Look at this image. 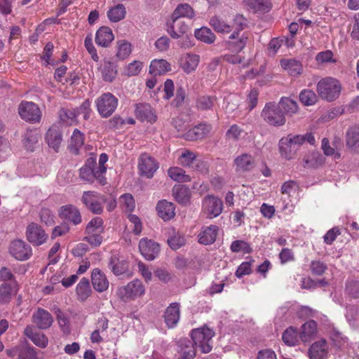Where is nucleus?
I'll return each mask as SVG.
<instances>
[{
  "instance_id": "nucleus-1",
  "label": "nucleus",
  "mask_w": 359,
  "mask_h": 359,
  "mask_svg": "<svg viewBox=\"0 0 359 359\" xmlns=\"http://www.w3.org/2000/svg\"><path fill=\"white\" fill-rule=\"evenodd\" d=\"M247 27V20L243 15H236L233 18V29L224 45L231 52L238 53L242 51L249 41L250 34L242 32Z\"/></svg>"
},
{
  "instance_id": "nucleus-2",
  "label": "nucleus",
  "mask_w": 359,
  "mask_h": 359,
  "mask_svg": "<svg viewBox=\"0 0 359 359\" xmlns=\"http://www.w3.org/2000/svg\"><path fill=\"white\" fill-rule=\"evenodd\" d=\"M341 90L339 81L332 77H325L317 83L318 95L325 100L331 102L339 97Z\"/></svg>"
},
{
  "instance_id": "nucleus-3",
  "label": "nucleus",
  "mask_w": 359,
  "mask_h": 359,
  "mask_svg": "<svg viewBox=\"0 0 359 359\" xmlns=\"http://www.w3.org/2000/svg\"><path fill=\"white\" fill-rule=\"evenodd\" d=\"M215 332L206 326L194 329L191 332V339L195 346L199 347L204 353H210L212 346L211 344L212 338Z\"/></svg>"
},
{
  "instance_id": "nucleus-4",
  "label": "nucleus",
  "mask_w": 359,
  "mask_h": 359,
  "mask_svg": "<svg viewBox=\"0 0 359 359\" xmlns=\"http://www.w3.org/2000/svg\"><path fill=\"white\" fill-rule=\"evenodd\" d=\"M261 116L271 126H281L286 122L284 113L281 111L280 106L275 102L266 103Z\"/></svg>"
},
{
  "instance_id": "nucleus-5",
  "label": "nucleus",
  "mask_w": 359,
  "mask_h": 359,
  "mask_svg": "<svg viewBox=\"0 0 359 359\" xmlns=\"http://www.w3.org/2000/svg\"><path fill=\"white\" fill-rule=\"evenodd\" d=\"M118 102V99L111 93L102 94L96 100L99 114L102 118L109 117L115 111Z\"/></svg>"
},
{
  "instance_id": "nucleus-6",
  "label": "nucleus",
  "mask_w": 359,
  "mask_h": 359,
  "mask_svg": "<svg viewBox=\"0 0 359 359\" xmlns=\"http://www.w3.org/2000/svg\"><path fill=\"white\" fill-rule=\"evenodd\" d=\"M20 118L29 123H39L41 118V111L38 105L33 102L22 101L18 106Z\"/></svg>"
},
{
  "instance_id": "nucleus-7",
  "label": "nucleus",
  "mask_w": 359,
  "mask_h": 359,
  "mask_svg": "<svg viewBox=\"0 0 359 359\" xmlns=\"http://www.w3.org/2000/svg\"><path fill=\"white\" fill-rule=\"evenodd\" d=\"M81 201L86 208L95 215H100L103 212L102 203L107 199L103 195L94 191H84L81 196Z\"/></svg>"
},
{
  "instance_id": "nucleus-8",
  "label": "nucleus",
  "mask_w": 359,
  "mask_h": 359,
  "mask_svg": "<svg viewBox=\"0 0 359 359\" xmlns=\"http://www.w3.org/2000/svg\"><path fill=\"white\" fill-rule=\"evenodd\" d=\"M224 203L221 198L213 195H208L202 201V212L207 218L213 219L221 215Z\"/></svg>"
},
{
  "instance_id": "nucleus-9",
  "label": "nucleus",
  "mask_w": 359,
  "mask_h": 359,
  "mask_svg": "<svg viewBox=\"0 0 359 359\" xmlns=\"http://www.w3.org/2000/svg\"><path fill=\"white\" fill-rule=\"evenodd\" d=\"M144 292L145 288L142 282L137 279L128 283L126 286L120 287L118 291L120 298L124 302L141 297Z\"/></svg>"
},
{
  "instance_id": "nucleus-10",
  "label": "nucleus",
  "mask_w": 359,
  "mask_h": 359,
  "mask_svg": "<svg viewBox=\"0 0 359 359\" xmlns=\"http://www.w3.org/2000/svg\"><path fill=\"white\" fill-rule=\"evenodd\" d=\"M25 234L27 240L34 246L43 244L48 237L43 228L35 222L27 225Z\"/></svg>"
},
{
  "instance_id": "nucleus-11",
  "label": "nucleus",
  "mask_w": 359,
  "mask_h": 359,
  "mask_svg": "<svg viewBox=\"0 0 359 359\" xmlns=\"http://www.w3.org/2000/svg\"><path fill=\"white\" fill-rule=\"evenodd\" d=\"M10 254L16 259L25 261L32 255L31 246L22 240H15L9 247Z\"/></svg>"
},
{
  "instance_id": "nucleus-12",
  "label": "nucleus",
  "mask_w": 359,
  "mask_h": 359,
  "mask_svg": "<svg viewBox=\"0 0 359 359\" xmlns=\"http://www.w3.org/2000/svg\"><path fill=\"white\" fill-rule=\"evenodd\" d=\"M138 168L142 176L150 179L158 168V165L154 158L144 153L139 158Z\"/></svg>"
},
{
  "instance_id": "nucleus-13",
  "label": "nucleus",
  "mask_w": 359,
  "mask_h": 359,
  "mask_svg": "<svg viewBox=\"0 0 359 359\" xmlns=\"http://www.w3.org/2000/svg\"><path fill=\"white\" fill-rule=\"evenodd\" d=\"M59 217L64 221L78 225L81 223L82 218L79 210L73 205H66L60 207Z\"/></svg>"
},
{
  "instance_id": "nucleus-14",
  "label": "nucleus",
  "mask_w": 359,
  "mask_h": 359,
  "mask_svg": "<svg viewBox=\"0 0 359 359\" xmlns=\"http://www.w3.org/2000/svg\"><path fill=\"white\" fill-rule=\"evenodd\" d=\"M32 323L40 330L49 328L53 322L51 314L42 308H38L32 314Z\"/></svg>"
},
{
  "instance_id": "nucleus-15",
  "label": "nucleus",
  "mask_w": 359,
  "mask_h": 359,
  "mask_svg": "<svg viewBox=\"0 0 359 359\" xmlns=\"http://www.w3.org/2000/svg\"><path fill=\"white\" fill-rule=\"evenodd\" d=\"M139 250L142 255L147 260H153L158 255L159 245L147 238H142L139 243Z\"/></svg>"
},
{
  "instance_id": "nucleus-16",
  "label": "nucleus",
  "mask_w": 359,
  "mask_h": 359,
  "mask_svg": "<svg viewBox=\"0 0 359 359\" xmlns=\"http://www.w3.org/2000/svg\"><path fill=\"white\" fill-rule=\"evenodd\" d=\"M302 344L306 345L313 341L317 334V323L313 320L304 323L298 330Z\"/></svg>"
},
{
  "instance_id": "nucleus-17",
  "label": "nucleus",
  "mask_w": 359,
  "mask_h": 359,
  "mask_svg": "<svg viewBox=\"0 0 359 359\" xmlns=\"http://www.w3.org/2000/svg\"><path fill=\"white\" fill-rule=\"evenodd\" d=\"M211 130V125L207 123H201L189 130L183 135V137L188 141L201 140L209 135Z\"/></svg>"
},
{
  "instance_id": "nucleus-18",
  "label": "nucleus",
  "mask_w": 359,
  "mask_h": 359,
  "mask_svg": "<svg viewBox=\"0 0 359 359\" xmlns=\"http://www.w3.org/2000/svg\"><path fill=\"white\" fill-rule=\"evenodd\" d=\"M328 353V345L325 339L313 343L308 350L309 359H325Z\"/></svg>"
},
{
  "instance_id": "nucleus-19",
  "label": "nucleus",
  "mask_w": 359,
  "mask_h": 359,
  "mask_svg": "<svg viewBox=\"0 0 359 359\" xmlns=\"http://www.w3.org/2000/svg\"><path fill=\"white\" fill-rule=\"evenodd\" d=\"M135 113L136 117L142 121H147L150 123H154L157 119L154 110L147 103L136 104Z\"/></svg>"
},
{
  "instance_id": "nucleus-20",
  "label": "nucleus",
  "mask_w": 359,
  "mask_h": 359,
  "mask_svg": "<svg viewBox=\"0 0 359 359\" xmlns=\"http://www.w3.org/2000/svg\"><path fill=\"white\" fill-rule=\"evenodd\" d=\"M180 304L175 302L170 304L165 311L164 321L168 328L175 327L180 319Z\"/></svg>"
},
{
  "instance_id": "nucleus-21",
  "label": "nucleus",
  "mask_w": 359,
  "mask_h": 359,
  "mask_svg": "<svg viewBox=\"0 0 359 359\" xmlns=\"http://www.w3.org/2000/svg\"><path fill=\"white\" fill-rule=\"evenodd\" d=\"M46 140L49 147H52L56 152L58 151L62 141V131L59 126L53 125L48 130L46 134Z\"/></svg>"
},
{
  "instance_id": "nucleus-22",
  "label": "nucleus",
  "mask_w": 359,
  "mask_h": 359,
  "mask_svg": "<svg viewBox=\"0 0 359 359\" xmlns=\"http://www.w3.org/2000/svg\"><path fill=\"white\" fill-rule=\"evenodd\" d=\"M25 335L28 337L36 346L46 348L48 343V337L43 333L36 332L34 327L27 325L24 330Z\"/></svg>"
},
{
  "instance_id": "nucleus-23",
  "label": "nucleus",
  "mask_w": 359,
  "mask_h": 359,
  "mask_svg": "<svg viewBox=\"0 0 359 359\" xmlns=\"http://www.w3.org/2000/svg\"><path fill=\"white\" fill-rule=\"evenodd\" d=\"M91 280L94 289L99 292L106 291L109 287V281L105 274L99 269L93 270Z\"/></svg>"
},
{
  "instance_id": "nucleus-24",
  "label": "nucleus",
  "mask_w": 359,
  "mask_h": 359,
  "mask_svg": "<svg viewBox=\"0 0 359 359\" xmlns=\"http://www.w3.org/2000/svg\"><path fill=\"white\" fill-rule=\"evenodd\" d=\"M109 267L114 275L120 276L128 271L129 264L123 257L113 255L109 259Z\"/></svg>"
},
{
  "instance_id": "nucleus-25",
  "label": "nucleus",
  "mask_w": 359,
  "mask_h": 359,
  "mask_svg": "<svg viewBox=\"0 0 359 359\" xmlns=\"http://www.w3.org/2000/svg\"><path fill=\"white\" fill-rule=\"evenodd\" d=\"M219 227L216 225L203 227L199 233L198 242L203 245H210L213 243L217 238Z\"/></svg>"
},
{
  "instance_id": "nucleus-26",
  "label": "nucleus",
  "mask_w": 359,
  "mask_h": 359,
  "mask_svg": "<svg viewBox=\"0 0 359 359\" xmlns=\"http://www.w3.org/2000/svg\"><path fill=\"white\" fill-rule=\"evenodd\" d=\"M158 216L164 221L171 219L175 215V208L172 203L166 200L158 201L156 207Z\"/></svg>"
},
{
  "instance_id": "nucleus-27",
  "label": "nucleus",
  "mask_w": 359,
  "mask_h": 359,
  "mask_svg": "<svg viewBox=\"0 0 359 359\" xmlns=\"http://www.w3.org/2000/svg\"><path fill=\"white\" fill-rule=\"evenodd\" d=\"M114 39L112 30L108 27H101L96 32L95 43L99 46L107 48Z\"/></svg>"
},
{
  "instance_id": "nucleus-28",
  "label": "nucleus",
  "mask_w": 359,
  "mask_h": 359,
  "mask_svg": "<svg viewBox=\"0 0 359 359\" xmlns=\"http://www.w3.org/2000/svg\"><path fill=\"white\" fill-rule=\"evenodd\" d=\"M209 24L216 32L222 34H229L234 29L233 22L229 24L219 15L212 16L210 19Z\"/></svg>"
},
{
  "instance_id": "nucleus-29",
  "label": "nucleus",
  "mask_w": 359,
  "mask_h": 359,
  "mask_svg": "<svg viewBox=\"0 0 359 359\" xmlns=\"http://www.w3.org/2000/svg\"><path fill=\"white\" fill-rule=\"evenodd\" d=\"M278 145L281 156L288 160L292 158L298 150L291 142L290 136L281 138Z\"/></svg>"
},
{
  "instance_id": "nucleus-30",
  "label": "nucleus",
  "mask_w": 359,
  "mask_h": 359,
  "mask_svg": "<svg viewBox=\"0 0 359 359\" xmlns=\"http://www.w3.org/2000/svg\"><path fill=\"white\" fill-rule=\"evenodd\" d=\"M194 343L189 339H182L178 342V353L182 359H192L196 355Z\"/></svg>"
},
{
  "instance_id": "nucleus-31",
  "label": "nucleus",
  "mask_w": 359,
  "mask_h": 359,
  "mask_svg": "<svg viewBox=\"0 0 359 359\" xmlns=\"http://www.w3.org/2000/svg\"><path fill=\"white\" fill-rule=\"evenodd\" d=\"M299 337L298 330L293 326L287 327L282 334L283 341L288 346H296L299 345L302 343Z\"/></svg>"
},
{
  "instance_id": "nucleus-32",
  "label": "nucleus",
  "mask_w": 359,
  "mask_h": 359,
  "mask_svg": "<svg viewBox=\"0 0 359 359\" xmlns=\"http://www.w3.org/2000/svg\"><path fill=\"white\" fill-rule=\"evenodd\" d=\"M234 164L236 171H249L255 166V160L251 155L243 154L235 158Z\"/></svg>"
},
{
  "instance_id": "nucleus-33",
  "label": "nucleus",
  "mask_w": 359,
  "mask_h": 359,
  "mask_svg": "<svg viewBox=\"0 0 359 359\" xmlns=\"http://www.w3.org/2000/svg\"><path fill=\"white\" fill-rule=\"evenodd\" d=\"M172 25L169 27L168 32L173 39H179L186 34L189 30L188 25L181 18L172 20Z\"/></svg>"
},
{
  "instance_id": "nucleus-34",
  "label": "nucleus",
  "mask_w": 359,
  "mask_h": 359,
  "mask_svg": "<svg viewBox=\"0 0 359 359\" xmlns=\"http://www.w3.org/2000/svg\"><path fill=\"white\" fill-rule=\"evenodd\" d=\"M280 65L292 76H297L303 71L301 62L294 59H283L280 60Z\"/></svg>"
},
{
  "instance_id": "nucleus-35",
  "label": "nucleus",
  "mask_w": 359,
  "mask_h": 359,
  "mask_svg": "<svg viewBox=\"0 0 359 359\" xmlns=\"http://www.w3.org/2000/svg\"><path fill=\"white\" fill-rule=\"evenodd\" d=\"M346 141L347 147L351 151H359V127H351L347 130Z\"/></svg>"
},
{
  "instance_id": "nucleus-36",
  "label": "nucleus",
  "mask_w": 359,
  "mask_h": 359,
  "mask_svg": "<svg viewBox=\"0 0 359 359\" xmlns=\"http://www.w3.org/2000/svg\"><path fill=\"white\" fill-rule=\"evenodd\" d=\"M195 15L194 9L188 4H182L177 6L172 14V20H178L182 18L192 19Z\"/></svg>"
},
{
  "instance_id": "nucleus-37",
  "label": "nucleus",
  "mask_w": 359,
  "mask_h": 359,
  "mask_svg": "<svg viewBox=\"0 0 359 359\" xmlns=\"http://www.w3.org/2000/svg\"><path fill=\"white\" fill-rule=\"evenodd\" d=\"M76 292L79 301L84 302L86 300L92 292L89 280L86 278H82L76 286Z\"/></svg>"
},
{
  "instance_id": "nucleus-38",
  "label": "nucleus",
  "mask_w": 359,
  "mask_h": 359,
  "mask_svg": "<svg viewBox=\"0 0 359 359\" xmlns=\"http://www.w3.org/2000/svg\"><path fill=\"white\" fill-rule=\"evenodd\" d=\"M175 199L180 204L186 205L190 199L189 189L184 185L175 186L172 189Z\"/></svg>"
},
{
  "instance_id": "nucleus-39",
  "label": "nucleus",
  "mask_w": 359,
  "mask_h": 359,
  "mask_svg": "<svg viewBox=\"0 0 359 359\" xmlns=\"http://www.w3.org/2000/svg\"><path fill=\"white\" fill-rule=\"evenodd\" d=\"M170 70V65L163 59L154 60L149 66V73L154 76L161 75Z\"/></svg>"
},
{
  "instance_id": "nucleus-40",
  "label": "nucleus",
  "mask_w": 359,
  "mask_h": 359,
  "mask_svg": "<svg viewBox=\"0 0 359 359\" xmlns=\"http://www.w3.org/2000/svg\"><path fill=\"white\" fill-rule=\"evenodd\" d=\"M199 61V55L196 54L188 53L185 55L184 60H182L181 66L185 72L191 73L197 68Z\"/></svg>"
},
{
  "instance_id": "nucleus-41",
  "label": "nucleus",
  "mask_w": 359,
  "mask_h": 359,
  "mask_svg": "<svg viewBox=\"0 0 359 359\" xmlns=\"http://www.w3.org/2000/svg\"><path fill=\"white\" fill-rule=\"evenodd\" d=\"M194 35L197 39L208 44H212L216 40V35L207 27L196 29Z\"/></svg>"
},
{
  "instance_id": "nucleus-42",
  "label": "nucleus",
  "mask_w": 359,
  "mask_h": 359,
  "mask_svg": "<svg viewBox=\"0 0 359 359\" xmlns=\"http://www.w3.org/2000/svg\"><path fill=\"white\" fill-rule=\"evenodd\" d=\"M84 143V134L79 130L74 129L69 144V148L74 153L77 154L79 149Z\"/></svg>"
},
{
  "instance_id": "nucleus-43",
  "label": "nucleus",
  "mask_w": 359,
  "mask_h": 359,
  "mask_svg": "<svg viewBox=\"0 0 359 359\" xmlns=\"http://www.w3.org/2000/svg\"><path fill=\"white\" fill-rule=\"evenodd\" d=\"M278 104L280 106V109L284 111V114L292 116L298 111L297 102L289 97H282Z\"/></svg>"
},
{
  "instance_id": "nucleus-44",
  "label": "nucleus",
  "mask_w": 359,
  "mask_h": 359,
  "mask_svg": "<svg viewBox=\"0 0 359 359\" xmlns=\"http://www.w3.org/2000/svg\"><path fill=\"white\" fill-rule=\"evenodd\" d=\"M126 13V11L124 5L118 4L108 11L107 17L111 22H117L125 18Z\"/></svg>"
},
{
  "instance_id": "nucleus-45",
  "label": "nucleus",
  "mask_w": 359,
  "mask_h": 359,
  "mask_svg": "<svg viewBox=\"0 0 359 359\" xmlns=\"http://www.w3.org/2000/svg\"><path fill=\"white\" fill-rule=\"evenodd\" d=\"M100 71L103 80L107 82H111L117 74L114 65L109 61L104 62L100 67Z\"/></svg>"
},
{
  "instance_id": "nucleus-46",
  "label": "nucleus",
  "mask_w": 359,
  "mask_h": 359,
  "mask_svg": "<svg viewBox=\"0 0 359 359\" xmlns=\"http://www.w3.org/2000/svg\"><path fill=\"white\" fill-rule=\"evenodd\" d=\"M59 117L60 121L69 126L76 124V111L74 109H65L62 108L59 111Z\"/></svg>"
},
{
  "instance_id": "nucleus-47",
  "label": "nucleus",
  "mask_w": 359,
  "mask_h": 359,
  "mask_svg": "<svg viewBox=\"0 0 359 359\" xmlns=\"http://www.w3.org/2000/svg\"><path fill=\"white\" fill-rule=\"evenodd\" d=\"M39 136L36 130H27L23 136V144L27 150L33 151L34 144L38 142Z\"/></svg>"
},
{
  "instance_id": "nucleus-48",
  "label": "nucleus",
  "mask_w": 359,
  "mask_h": 359,
  "mask_svg": "<svg viewBox=\"0 0 359 359\" xmlns=\"http://www.w3.org/2000/svg\"><path fill=\"white\" fill-rule=\"evenodd\" d=\"M169 177L174 181L179 182H187L191 181L189 175L185 174V171L179 167H172L168 170Z\"/></svg>"
},
{
  "instance_id": "nucleus-49",
  "label": "nucleus",
  "mask_w": 359,
  "mask_h": 359,
  "mask_svg": "<svg viewBox=\"0 0 359 359\" xmlns=\"http://www.w3.org/2000/svg\"><path fill=\"white\" fill-rule=\"evenodd\" d=\"M108 161V156L102 153L100 154L99 158V165L96 168V170L98 171L97 174V182L100 185H105L107 184V179L104 177V174L107 171V168L105 166V163Z\"/></svg>"
},
{
  "instance_id": "nucleus-50",
  "label": "nucleus",
  "mask_w": 359,
  "mask_h": 359,
  "mask_svg": "<svg viewBox=\"0 0 359 359\" xmlns=\"http://www.w3.org/2000/svg\"><path fill=\"white\" fill-rule=\"evenodd\" d=\"M172 234L168 238V244L172 250H178L186 243L184 236L175 229L172 230Z\"/></svg>"
},
{
  "instance_id": "nucleus-51",
  "label": "nucleus",
  "mask_w": 359,
  "mask_h": 359,
  "mask_svg": "<svg viewBox=\"0 0 359 359\" xmlns=\"http://www.w3.org/2000/svg\"><path fill=\"white\" fill-rule=\"evenodd\" d=\"M98 171L97 170H90L88 168L81 167L79 169V178L87 183L93 184L96 180L97 181Z\"/></svg>"
},
{
  "instance_id": "nucleus-52",
  "label": "nucleus",
  "mask_w": 359,
  "mask_h": 359,
  "mask_svg": "<svg viewBox=\"0 0 359 359\" xmlns=\"http://www.w3.org/2000/svg\"><path fill=\"white\" fill-rule=\"evenodd\" d=\"M299 100L306 106H311L316 103L318 97L314 91L305 89L300 93Z\"/></svg>"
},
{
  "instance_id": "nucleus-53",
  "label": "nucleus",
  "mask_w": 359,
  "mask_h": 359,
  "mask_svg": "<svg viewBox=\"0 0 359 359\" xmlns=\"http://www.w3.org/2000/svg\"><path fill=\"white\" fill-rule=\"evenodd\" d=\"M116 57L120 60H124L131 53V45L126 40H119L117 41Z\"/></svg>"
},
{
  "instance_id": "nucleus-54",
  "label": "nucleus",
  "mask_w": 359,
  "mask_h": 359,
  "mask_svg": "<svg viewBox=\"0 0 359 359\" xmlns=\"http://www.w3.org/2000/svg\"><path fill=\"white\" fill-rule=\"evenodd\" d=\"M216 97L209 95L199 97L196 101V107L200 110L210 109L216 102Z\"/></svg>"
},
{
  "instance_id": "nucleus-55",
  "label": "nucleus",
  "mask_w": 359,
  "mask_h": 359,
  "mask_svg": "<svg viewBox=\"0 0 359 359\" xmlns=\"http://www.w3.org/2000/svg\"><path fill=\"white\" fill-rule=\"evenodd\" d=\"M103 220L100 217L92 219L86 227V233L91 234L94 233H100L103 231Z\"/></svg>"
},
{
  "instance_id": "nucleus-56",
  "label": "nucleus",
  "mask_w": 359,
  "mask_h": 359,
  "mask_svg": "<svg viewBox=\"0 0 359 359\" xmlns=\"http://www.w3.org/2000/svg\"><path fill=\"white\" fill-rule=\"evenodd\" d=\"M321 147L326 156H332L334 159H339L341 157L337 146H335V148L331 147L327 138L325 137L322 140Z\"/></svg>"
},
{
  "instance_id": "nucleus-57",
  "label": "nucleus",
  "mask_w": 359,
  "mask_h": 359,
  "mask_svg": "<svg viewBox=\"0 0 359 359\" xmlns=\"http://www.w3.org/2000/svg\"><path fill=\"white\" fill-rule=\"evenodd\" d=\"M196 158V155L194 152L186 150L179 157V163L182 166L191 168L193 163H195Z\"/></svg>"
},
{
  "instance_id": "nucleus-58",
  "label": "nucleus",
  "mask_w": 359,
  "mask_h": 359,
  "mask_svg": "<svg viewBox=\"0 0 359 359\" xmlns=\"http://www.w3.org/2000/svg\"><path fill=\"white\" fill-rule=\"evenodd\" d=\"M13 295V287L8 283H3L0 287V302L6 304L10 302Z\"/></svg>"
},
{
  "instance_id": "nucleus-59",
  "label": "nucleus",
  "mask_w": 359,
  "mask_h": 359,
  "mask_svg": "<svg viewBox=\"0 0 359 359\" xmlns=\"http://www.w3.org/2000/svg\"><path fill=\"white\" fill-rule=\"evenodd\" d=\"M345 291L350 297L355 299L359 298V281L355 280H347Z\"/></svg>"
},
{
  "instance_id": "nucleus-60",
  "label": "nucleus",
  "mask_w": 359,
  "mask_h": 359,
  "mask_svg": "<svg viewBox=\"0 0 359 359\" xmlns=\"http://www.w3.org/2000/svg\"><path fill=\"white\" fill-rule=\"evenodd\" d=\"M56 318L60 327L64 333L69 332V318L67 314L63 313L60 309L55 311Z\"/></svg>"
},
{
  "instance_id": "nucleus-61",
  "label": "nucleus",
  "mask_w": 359,
  "mask_h": 359,
  "mask_svg": "<svg viewBox=\"0 0 359 359\" xmlns=\"http://www.w3.org/2000/svg\"><path fill=\"white\" fill-rule=\"evenodd\" d=\"M245 3L255 11H264L269 8L268 0H245Z\"/></svg>"
},
{
  "instance_id": "nucleus-62",
  "label": "nucleus",
  "mask_w": 359,
  "mask_h": 359,
  "mask_svg": "<svg viewBox=\"0 0 359 359\" xmlns=\"http://www.w3.org/2000/svg\"><path fill=\"white\" fill-rule=\"evenodd\" d=\"M120 203L122 208L126 212H132L135 207V200L130 194L122 195L120 198Z\"/></svg>"
},
{
  "instance_id": "nucleus-63",
  "label": "nucleus",
  "mask_w": 359,
  "mask_h": 359,
  "mask_svg": "<svg viewBox=\"0 0 359 359\" xmlns=\"http://www.w3.org/2000/svg\"><path fill=\"white\" fill-rule=\"evenodd\" d=\"M310 269L315 276H322L327 269L326 264L320 260H313L311 262Z\"/></svg>"
},
{
  "instance_id": "nucleus-64",
  "label": "nucleus",
  "mask_w": 359,
  "mask_h": 359,
  "mask_svg": "<svg viewBox=\"0 0 359 359\" xmlns=\"http://www.w3.org/2000/svg\"><path fill=\"white\" fill-rule=\"evenodd\" d=\"M36 353L33 347L20 345L19 359H36Z\"/></svg>"
}]
</instances>
